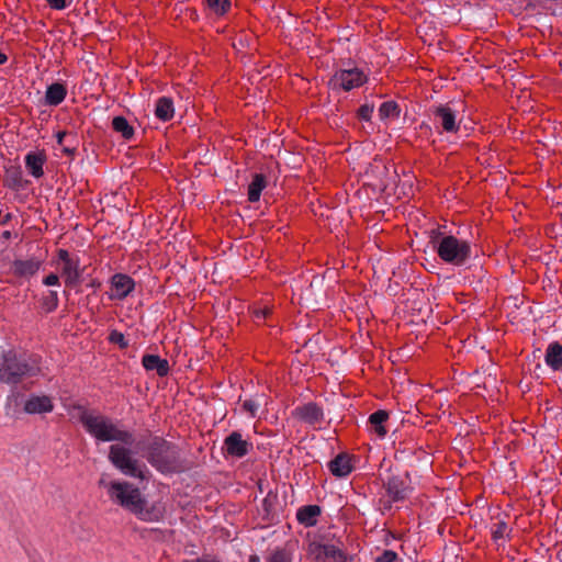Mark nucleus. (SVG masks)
I'll use <instances>...</instances> for the list:
<instances>
[{"label": "nucleus", "instance_id": "obj_34", "mask_svg": "<svg viewBox=\"0 0 562 562\" xmlns=\"http://www.w3.org/2000/svg\"><path fill=\"white\" fill-rule=\"evenodd\" d=\"M109 340L112 344L119 345L121 349H125L128 346L127 340L125 339L124 335L117 330H112L109 335Z\"/></svg>", "mask_w": 562, "mask_h": 562}, {"label": "nucleus", "instance_id": "obj_27", "mask_svg": "<svg viewBox=\"0 0 562 562\" xmlns=\"http://www.w3.org/2000/svg\"><path fill=\"white\" fill-rule=\"evenodd\" d=\"M379 115L382 120L400 116V106L395 101H386L380 105Z\"/></svg>", "mask_w": 562, "mask_h": 562}, {"label": "nucleus", "instance_id": "obj_6", "mask_svg": "<svg viewBox=\"0 0 562 562\" xmlns=\"http://www.w3.org/2000/svg\"><path fill=\"white\" fill-rule=\"evenodd\" d=\"M367 81L366 75L358 68L341 69L335 72L329 79L328 86L333 90L344 89L349 91L353 88L362 86Z\"/></svg>", "mask_w": 562, "mask_h": 562}, {"label": "nucleus", "instance_id": "obj_5", "mask_svg": "<svg viewBox=\"0 0 562 562\" xmlns=\"http://www.w3.org/2000/svg\"><path fill=\"white\" fill-rule=\"evenodd\" d=\"M436 250L441 260L453 266H462L471 256L470 244L452 235L442 236Z\"/></svg>", "mask_w": 562, "mask_h": 562}, {"label": "nucleus", "instance_id": "obj_45", "mask_svg": "<svg viewBox=\"0 0 562 562\" xmlns=\"http://www.w3.org/2000/svg\"><path fill=\"white\" fill-rule=\"evenodd\" d=\"M249 562H260V559H259V557H258V555L252 554V555H250V558H249Z\"/></svg>", "mask_w": 562, "mask_h": 562}, {"label": "nucleus", "instance_id": "obj_39", "mask_svg": "<svg viewBox=\"0 0 562 562\" xmlns=\"http://www.w3.org/2000/svg\"><path fill=\"white\" fill-rule=\"evenodd\" d=\"M58 258L63 263L68 262L72 259L66 249L58 250Z\"/></svg>", "mask_w": 562, "mask_h": 562}, {"label": "nucleus", "instance_id": "obj_9", "mask_svg": "<svg viewBox=\"0 0 562 562\" xmlns=\"http://www.w3.org/2000/svg\"><path fill=\"white\" fill-rule=\"evenodd\" d=\"M53 408L52 398L47 395H31L23 404V411L26 414L49 413Z\"/></svg>", "mask_w": 562, "mask_h": 562}, {"label": "nucleus", "instance_id": "obj_1", "mask_svg": "<svg viewBox=\"0 0 562 562\" xmlns=\"http://www.w3.org/2000/svg\"><path fill=\"white\" fill-rule=\"evenodd\" d=\"M79 422L85 429L97 440L103 442L117 441L123 445L114 443L109 448L108 459L111 464L122 474L142 481L149 479V470L146 464L134 457L131 448L134 443V436L128 430L120 429L113 420L102 414H93L89 411H82L79 415Z\"/></svg>", "mask_w": 562, "mask_h": 562}, {"label": "nucleus", "instance_id": "obj_37", "mask_svg": "<svg viewBox=\"0 0 562 562\" xmlns=\"http://www.w3.org/2000/svg\"><path fill=\"white\" fill-rule=\"evenodd\" d=\"M243 408L254 417L258 409V404L254 400H246L243 403Z\"/></svg>", "mask_w": 562, "mask_h": 562}, {"label": "nucleus", "instance_id": "obj_22", "mask_svg": "<svg viewBox=\"0 0 562 562\" xmlns=\"http://www.w3.org/2000/svg\"><path fill=\"white\" fill-rule=\"evenodd\" d=\"M4 183L10 189L21 190L26 187L27 181L23 179L20 167H10L5 170Z\"/></svg>", "mask_w": 562, "mask_h": 562}, {"label": "nucleus", "instance_id": "obj_19", "mask_svg": "<svg viewBox=\"0 0 562 562\" xmlns=\"http://www.w3.org/2000/svg\"><path fill=\"white\" fill-rule=\"evenodd\" d=\"M322 509L318 505H306L301 507L296 513V518L300 524L305 527L315 526L317 522V517L321 515Z\"/></svg>", "mask_w": 562, "mask_h": 562}, {"label": "nucleus", "instance_id": "obj_40", "mask_svg": "<svg viewBox=\"0 0 562 562\" xmlns=\"http://www.w3.org/2000/svg\"><path fill=\"white\" fill-rule=\"evenodd\" d=\"M49 8L54 10H64L68 7L70 2H48Z\"/></svg>", "mask_w": 562, "mask_h": 562}, {"label": "nucleus", "instance_id": "obj_12", "mask_svg": "<svg viewBox=\"0 0 562 562\" xmlns=\"http://www.w3.org/2000/svg\"><path fill=\"white\" fill-rule=\"evenodd\" d=\"M111 283L114 291L113 297L119 300L126 297L135 286L134 280L122 273L114 274Z\"/></svg>", "mask_w": 562, "mask_h": 562}, {"label": "nucleus", "instance_id": "obj_33", "mask_svg": "<svg viewBox=\"0 0 562 562\" xmlns=\"http://www.w3.org/2000/svg\"><path fill=\"white\" fill-rule=\"evenodd\" d=\"M43 305L47 312H53L58 306V295L56 291H49L43 299Z\"/></svg>", "mask_w": 562, "mask_h": 562}, {"label": "nucleus", "instance_id": "obj_31", "mask_svg": "<svg viewBox=\"0 0 562 562\" xmlns=\"http://www.w3.org/2000/svg\"><path fill=\"white\" fill-rule=\"evenodd\" d=\"M327 548V544L318 543V542H311L308 544V554L313 555L316 560L322 561L325 554V550Z\"/></svg>", "mask_w": 562, "mask_h": 562}, {"label": "nucleus", "instance_id": "obj_13", "mask_svg": "<svg viewBox=\"0 0 562 562\" xmlns=\"http://www.w3.org/2000/svg\"><path fill=\"white\" fill-rule=\"evenodd\" d=\"M434 115L440 120V124L447 133L458 132L459 125L456 122V114L451 108L447 105L436 106Z\"/></svg>", "mask_w": 562, "mask_h": 562}, {"label": "nucleus", "instance_id": "obj_46", "mask_svg": "<svg viewBox=\"0 0 562 562\" xmlns=\"http://www.w3.org/2000/svg\"><path fill=\"white\" fill-rule=\"evenodd\" d=\"M7 61V56L0 50V65Z\"/></svg>", "mask_w": 562, "mask_h": 562}, {"label": "nucleus", "instance_id": "obj_50", "mask_svg": "<svg viewBox=\"0 0 562 562\" xmlns=\"http://www.w3.org/2000/svg\"><path fill=\"white\" fill-rule=\"evenodd\" d=\"M510 11L514 13V14H520V11L518 10V8H515V9H510Z\"/></svg>", "mask_w": 562, "mask_h": 562}, {"label": "nucleus", "instance_id": "obj_42", "mask_svg": "<svg viewBox=\"0 0 562 562\" xmlns=\"http://www.w3.org/2000/svg\"><path fill=\"white\" fill-rule=\"evenodd\" d=\"M63 153H65V154H67L69 156H72L76 153V148L75 147L65 146L63 148Z\"/></svg>", "mask_w": 562, "mask_h": 562}, {"label": "nucleus", "instance_id": "obj_44", "mask_svg": "<svg viewBox=\"0 0 562 562\" xmlns=\"http://www.w3.org/2000/svg\"><path fill=\"white\" fill-rule=\"evenodd\" d=\"M66 135H67V134H66V132H58V133H57V143H58L59 145H61V144H63L64 138L66 137Z\"/></svg>", "mask_w": 562, "mask_h": 562}, {"label": "nucleus", "instance_id": "obj_3", "mask_svg": "<svg viewBox=\"0 0 562 562\" xmlns=\"http://www.w3.org/2000/svg\"><path fill=\"white\" fill-rule=\"evenodd\" d=\"M144 457L162 474L180 473L187 469L180 448L159 436L150 437L144 447Z\"/></svg>", "mask_w": 562, "mask_h": 562}, {"label": "nucleus", "instance_id": "obj_10", "mask_svg": "<svg viewBox=\"0 0 562 562\" xmlns=\"http://www.w3.org/2000/svg\"><path fill=\"white\" fill-rule=\"evenodd\" d=\"M294 416L306 424L314 425L319 423L324 415L323 409L316 403L310 402L296 407Z\"/></svg>", "mask_w": 562, "mask_h": 562}, {"label": "nucleus", "instance_id": "obj_26", "mask_svg": "<svg viewBox=\"0 0 562 562\" xmlns=\"http://www.w3.org/2000/svg\"><path fill=\"white\" fill-rule=\"evenodd\" d=\"M112 127L120 133L125 139H131L134 135V128L130 125L124 116H115L112 120Z\"/></svg>", "mask_w": 562, "mask_h": 562}, {"label": "nucleus", "instance_id": "obj_7", "mask_svg": "<svg viewBox=\"0 0 562 562\" xmlns=\"http://www.w3.org/2000/svg\"><path fill=\"white\" fill-rule=\"evenodd\" d=\"M407 477L408 473H405L404 476L392 474L383 483L389 497H391L393 502H398L406 498V495L409 491V486L406 482Z\"/></svg>", "mask_w": 562, "mask_h": 562}, {"label": "nucleus", "instance_id": "obj_36", "mask_svg": "<svg viewBox=\"0 0 562 562\" xmlns=\"http://www.w3.org/2000/svg\"><path fill=\"white\" fill-rule=\"evenodd\" d=\"M397 554L392 550H384L383 553L375 559V562H395Z\"/></svg>", "mask_w": 562, "mask_h": 562}, {"label": "nucleus", "instance_id": "obj_11", "mask_svg": "<svg viewBox=\"0 0 562 562\" xmlns=\"http://www.w3.org/2000/svg\"><path fill=\"white\" fill-rule=\"evenodd\" d=\"M42 261L35 258L20 260L16 259L12 262V272L19 278H31L41 268Z\"/></svg>", "mask_w": 562, "mask_h": 562}, {"label": "nucleus", "instance_id": "obj_2", "mask_svg": "<svg viewBox=\"0 0 562 562\" xmlns=\"http://www.w3.org/2000/svg\"><path fill=\"white\" fill-rule=\"evenodd\" d=\"M110 499L144 521H158L164 516V509L157 504L149 505L138 487L123 481H112L106 484Z\"/></svg>", "mask_w": 562, "mask_h": 562}, {"label": "nucleus", "instance_id": "obj_29", "mask_svg": "<svg viewBox=\"0 0 562 562\" xmlns=\"http://www.w3.org/2000/svg\"><path fill=\"white\" fill-rule=\"evenodd\" d=\"M507 524L503 520L497 521L491 529L493 540L497 542L498 540L503 539L507 535Z\"/></svg>", "mask_w": 562, "mask_h": 562}, {"label": "nucleus", "instance_id": "obj_35", "mask_svg": "<svg viewBox=\"0 0 562 562\" xmlns=\"http://www.w3.org/2000/svg\"><path fill=\"white\" fill-rule=\"evenodd\" d=\"M373 105L370 104H363L358 110V116L361 120L369 121L371 119V115L373 113Z\"/></svg>", "mask_w": 562, "mask_h": 562}, {"label": "nucleus", "instance_id": "obj_18", "mask_svg": "<svg viewBox=\"0 0 562 562\" xmlns=\"http://www.w3.org/2000/svg\"><path fill=\"white\" fill-rule=\"evenodd\" d=\"M67 95V89L65 85L60 82H54L47 87L45 92V103L50 106L59 105Z\"/></svg>", "mask_w": 562, "mask_h": 562}, {"label": "nucleus", "instance_id": "obj_48", "mask_svg": "<svg viewBox=\"0 0 562 562\" xmlns=\"http://www.w3.org/2000/svg\"><path fill=\"white\" fill-rule=\"evenodd\" d=\"M2 237H3L4 239H9V238L11 237V232H10V231H5V232H3V233H2Z\"/></svg>", "mask_w": 562, "mask_h": 562}, {"label": "nucleus", "instance_id": "obj_17", "mask_svg": "<svg viewBox=\"0 0 562 562\" xmlns=\"http://www.w3.org/2000/svg\"><path fill=\"white\" fill-rule=\"evenodd\" d=\"M61 273L67 286L76 288L81 282V271L77 260L71 259L63 263Z\"/></svg>", "mask_w": 562, "mask_h": 562}, {"label": "nucleus", "instance_id": "obj_8", "mask_svg": "<svg viewBox=\"0 0 562 562\" xmlns=\"http://www.w3.org/2000/svg\"><path fill=\"white\" fill-rule=\"evenodd\" d=\"M224 446L226 453L235 458L245 457L252 448V445L247 440H244L241 434L238 431L231 432L225 438Z\"/></svg>", "mask_w": 562, "mask_h": 562}, {"label": "nucleus", "instance_id": "obj_30", "mask_svg": "<svg viewBox=\"0 0 562 562\" xmlns=\"http://www.w3.org/2000/svg\"><path fill=\"white\" fill-rule=\"evenodd\" d=\"M210 13H214L216 15H224L229 9L232 2H206Z\"/></svg>", "mask_w": 562, "mask_h": 562}, {"label": "nucleus", "instance_id": "obj_24", "mask_svg": "<svg viewBox=\"0 0 562 562\" xmlns=\"http://www.w3.org/2000/svg\"><path fill=\"white\" fill-rule=\"evenodd\" d=\"M267 187V177L263 173H255L248 186V200L257 202L260 199L262 190Z\"/></svg>", "mask_w": 562, "mask_h": 562}, {"label": "nucleus", "instance_id": "obj_15", "mask_svg": "<svg viewBox=\"0 0 562 562\" xmlns=\"http://www.w3.org/2000/svg\"><path fill=\"white\" fill-rule=\"evenodd\" d=\"M328 468L333 475L337 477L347 476L352 471L350 458L347 453H339L328 463Z\"/></svg>", "mask_w": 562, "mask_h": 562}, {"label": "nucleus", "instance_id": "obj_41", "mask_svg": "<svg viewBox=\"0 0 562 562\" xmlns=\"http://www.w3.org/2000/svg\"><path fill=\"white\" fill-rule=\"evenodd\" d=\"M371 170L374 171L376 170L379 173H386L387 172V168L385 165L383 164H375V165H371Z\"/></svg>", "mask_w": 562, "mask_h": 562}, {"label": "nucleus", "instance_id": "obj_32", "mask_svg": "<svg viewBox=\"0 0 562 562\" xmlns=\"http://www.w3.org/2000/svg\"><path fill=\"white\" fill-rule=\"evenodd\" d=\"M267 562H292V557L291 553L285 549H277L269 557Z\"/></svg>", "mask_w": 562, "mask_h": 562}, {"label": "nucleus", "instance_id": "obj_21", "mask_svg": "<svg viewBox=\"0 0 562 562\" xmlns=\"http://www.w3.org/2000/svg\"><path fill=\"white\" fill-rule=\"evenodd\" d=\"M45 159L46 157L42 153L31 151L25 156L26 168L33 177L40 178L44 175L43 165Z\"/></svg>", "mask_w": 562, "mask_h": 562}, {"label": "nucleus", "instance_id": "obj_16", "mask_svg": "<svg viewBox=\"0 0 562 562\" xmlns=\"http://www.w3.org/2000/svg\"><path fill=\"white\" fill-rule=\"evenodd\" d=\"M526 10L528 14L538 11V13L562 16V2H527Z\"/></svg>", "mask_w": 562, "mask_h": 562}, {"label": "nucleus", "instance_id": "obj_43", "mask_svg": "<svg viewBox=\"0 0 562 562\" xmlns=\"http://www.w3.org/2000/svg\"><path fill=\"white\" fill-rule=\"evenodd\" d=\"M12 218V215L10 213L5 214L2 218L0 217V224L5 225L9 223Z\"/></svg>", "mask_w": 562, "mask_h": 562}, {"label": "nucleus", "instance_id": "obj_38", "mask_svg": "<svg viewBox=\"0 0 562 562\" xmlns=\"http://www.w3.org/2000/svg\"><path fill=\"white\" fill-rule=\"evenodd\" d=\"M59 282V278L55 273H50L44 278L43 283L47 286L56 285Z\"/></svg>", "mask_w": 562, "mask_h": 562}, {"label": "nucleus", "instance_id": "obj_49", "mask_svg": "<svg viewBox=\"0 0 562 562\" xmlns=\"http://www.w3.org/2000/svg\"><path fill=\"white\" fill-rule=\"evenodd\" d=\"M106 484H108V483H106L103 479H101V480L99 481V485H100V486H104V487L106 488Z\"/></svg>", "mask_w": 562, "mask_h": 562}, {"label": "nucleus", "instance_id": "obj_14", "mask_svg": "<svg viewBox=\"0 0 562 562\" xmlns=\"http://www.w3.org/2000/svg\"><path fill=\"white\" fill-rule=\"evenodd\" d=\"M142 364L147 371H156L159 376L168 375L170 370L168 360L161 359L157 355H144Z\"/></svg>", "mask_w": 562, "mask_h": 562}, {"label": "nucleus", "instance_id": "obj_20", "mask_svg": "<svg viewBox=\"0 0 562 562\" xmlns=\"http://www.w3.org/2000/svg\"><path fill=\"white\" fill-rule=\"evenodd\" d=\"M544 360L552 370H562V345L559 341L548 346Z\"/></svg>", "mask_w": 562, "mask_h": 562}, {"label": "nucleus", "instance_id": "obj_4", "mask_svg": "<svg viewBox=\"0 0 562 562\" xmlns=\"http://www.w3.org/2000/svg\"><path fill=\"white\" fill-rule=\"evenodd\" d=\"M38 367L24 355L13 349L3 351L0 356V382L18 384L24 378L37 374Z\"/></svg>", "mask_w": 562, "mask_h": 562}, {"label": "nucleus", "instance_id": "obj_47", "mask_svg": "<svg viewBox=\"0 0 562 562\" xmlns=\"http://www.w3.org/2000/svg\"><path fill=\"white\" fill-rule=\"evenodd\" d=\"M267 314H269V311H268V310L260 311V312H258V313H257V317H260V316L266 317V316H267Z\"/></svg>", "mask_w": 562, "mask_h": 562}, {"label": "nucleus", "instance_id": "obj_25", "mask_svg": "<svg viewBox=\"0 0 562 562\" xmlns=\"http://www.w3.org/2000/svg\"><path fill=\"white\" fill-rule=\"evenodd\" d=\"M387 419L389 413L383 409L376 411L369 416L368 423L371 426V430H373L380 438H383L387 432L384 427V423Z\"/></svg>", "mask_w": 562, "mask_h": 562}, {"label": "nucleus", "instance_id": "obj_28", "mask_svg": "<svg viewBox=\"0 0 562 562\" xmlns=\"http://www.w3.org/2000/svg\"><path fill=\"white\" fill-rule=\"evenodd\" d=\"M322 562H347L345 553L333 544H327Z\"/></svg>", "mask_w": 562, "mask_h": 562}, {"label": "nucleus", "instance_id": "obj_23", "mask_svg": "<svg viewBox=\"0 0 562 562\" xmlns=\"http://www.w3.org/2000/svg\"><path fill=\"white\" fill-rule=\"evenodd\" d=\"M175 114V108H173V101L171 98L168 97H161L157 100L156 106H155V115L160 121H169L173 117Z\"/></svg>", "mask_w": 562, "mask_h": 562}]
</instances>
